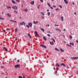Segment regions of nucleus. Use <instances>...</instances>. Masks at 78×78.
<instances>
[{"label": "nucleus", "instance_id": "nucleus-1", "mask_svg": "<svg viewBox=\"0 0 78 78\" xmlns=\"http://www.w3.org/2000/svg\"><path fill=\"white\" fill-rule=\"evenodd\" d=\"M20 67V65H16L15 66V67L16 69H17V68H19Z\"/></svg>", "mask_w": 78, "mask_h": 78}, {"label": "nucleus", "instance_id": "nucleus-2", "mask_svg": "<svg viewBox=\"0 0 78 78\" xmlns=\"http://www.w3.org/2000/svg\"><path fill=\"white\" fill-rule=\"evenodd\" d=\"M12 8L14 9H17V7L16 6H12Z\"/></svg>", "mask_w": 78, "mask_h": 78}, {"label": "nucleus", "instance_id": "nucleus-3", "mask_svg": "<svg viewBox=\"0 0 78 78\" xmlns=\"http://www.w3.org/2000/svg\"><path fill=\"white\" fill-rule=\"evenodd\" d=\"M40 46L41 47H42L43 48H47V47L44 45H43V44H41L40 45Z\"/></svg>", "mask_w": 78, "mask_h": 78}, {"label": "nucleus", "instance_id": "nucleus-4", "mask_svg": "<svg viewBox=\"0 0 78 78\" xmlns=\"http://www.w3.org/2000/svg\"><path fill=\"white\" fill-rule=\"evenodd\" d=\"M61 66H63L64 67H66V65L65 64V63H61Z\"/></svg>", "mask_w": 78, "mask_h": 78}, {"label": "nucleus", "instance_id": "nucleus-5", "mask_svg": "<svg viewBox=\"0 0 78 78\" xmlns=\"http://www.w3.org/2000/svg\"><path fill=\"white\" fill-rule=\"evenodd\" d=\"M28 25L30 27H32V23H28Z\"/></svg>", "mask_w": 78, "mask_h": 78}, {"label": "nucleus", "instance_id": "nucleus-6", "mask_svg": "<svg viewBox=\"0 0 78 78\" xmlns=\"http://www.w3.org/2000/svg\"><path fill=\"white\" fill-rule=\"evenodd\" d=\"M30 4H31V5H34V1H32L31 2H30Z\"/></svg>", "mask_w": 78, "mask_h": 78}, {"label": "nucleus", "instance_id": "nucleus-7", "mask_svg": "<svg viewBox=\"0 0 78 78\" xmlns=\"http://www.w3.org/2000/svg\"><path fill=\"white\" fill-rule=\"evenodd\" d=\"M10 22H15V23H17V22L16 21H14L13 20H10Z\"/></svg>", "mask_w": 78, "mask_h": 78}, {"label": "nucleus", "instance_id": "nucleus-8", "mask_svg": "<svg viewBox=\"0 0 78 78\" xmlns=\"http://www.w3.org/2000/svg\"><path fill=\"white\" fill-rule=\"evenodd\" d=\"M69 44L71 45H72L73 46H74V44H73V43H69Z\"/></svg>", "mask_w": 78, "mask_h": 78}, {"label": "nucleus", "instance_id": "nucleus-9", "mask_svg": "<svg viewBox=\"0 0 78 78\" xmlns=\"http://www.w3.org/2000/svg\"><path fill=\"white\" fill-rule=\"evenodd\" d=\"M64 1L66 3V4H68V2H67V0H64Z\"/></svg>", "mask_w": 78, "mask_h": 78}, {"label": "nucleus", "instance_id": "nucleus-10", "mask_svg": "<svg viewBox=\"0 0 78 78\" xmlns=\"http://www.w3.org/2000/svg\"><path fill=\"white\" fill-rule=\"evenodd\" d=\"M56 30H57V31H59L60 32L61 31V30H60V29H59L57 28L55 29Z\"/></svg>", "mask_w": 78, "mask_h": 78}, {"label": "nucleus", "instance_id": "nucleus-11", "mask_svg": "<svg viewBox=\"0 0 78 78\" xmlns=\"http://www.w3.org/2000/svg\"><path fill=\"white\" fill-rule=\"evenodd\" d=\"M4 48L5 51H8V49H7V48H6L5 47H4Z\"/></svg>", "mask_w": 78, "mask_h": 78}, {"label": "nucleus", "instance_id": "nucleus-12", "mask_svg": "<svg viewBox=\"0 0 78 78\" xmlns=\"http://www.w3.org/2000/svg\"><path fill=\"white\" fill-rule=\"evenodd\" d=\"M50 44L51 45H53V41H52V42H50Z\"/></svg>", "mask_w": 78, "mask_h": 78}, {"label": "nucleus", "instance_id": "nucleus-13", "mask_svg": "<svg viewBox=\"0 0 78 78\" xmlns=\"http://www.w3.org/2000/svg\"><path fill=\"white\" fill-rule=\"evenodd\" d=\"M61 19L62 21H63V20H64V18L63 17V16H61Z\"/></svg>", "mask_w": 78, "mask_h": 78}, {"label": "nucleus", "instance_id": "nucleus-14", "mask_svg": "<svg viewBox=\"0 0 78 78\" xmlns=\"http://www.w3.org/2000/svg\"><path fill=\"white\" fill-rule=\"evenodd\" d=\"M43 39H44V40L45 41H47V39L46 38V37H43Z\"/></svg>", "mask_w": 78, "mask_h": 78}, {"label": "nucleus", "instance_id": "nucleus-15", "mask_svg": "<svg viewBox=\"0 0 78 78\" xmlns=\"http://www.w3.org/2000/svg\"><path fill=\"white\" fill-rule=\"evenodd\" d=\"M12 2L13 3H14V4H15L16 3V2L13 0L12 1Z\"/></svg>", "mask_w": 78, "mask_h": 78}, {"label": "nucleus", "instance_id": "nucleus-16", "mask_svg": "<svg viewBox=\"0 0 78 78\" xmlns=\"http://www.w3.org/2000/svg\"><path fill=\"white\" fill-rule=\"evenodd\" d=\"M60 50L61 51H62V52H64V50L62 48L60 49Z\"/></svg>", "mask_w": 78, "mask_h": 78}, {"label": "nucleus", "instance_id": "nucleus-17", "mask_svg": "<svg viewBox=\"0 0 78 78\" xmlns=\"http://www.w3.org/2000/svg\"><path fill=\"white\" fill-rule=\"evenodd\" d=\"M7 16H9V17H11V15H10L9 14V13H7Z\"/></svg>", "mask_w": 78, "mask_h": 78}, {"label": "nucleus", "instance_id": "nucleus-18", "mask_svg": "<svg viewBox=\"0 0 78 78\" xmlns=\"http://www.w3.org/2000/svg\"><path fill=\"white\" fill-rule=\"evenodd\" d=\"M56 67H59V65L57 63L56 64Z\"/></svg>", "mask_w": 78, "mask_h": 78}, {"label": "nucleus", "instance_id": "nucleus-19", "mask_svg": "<svg viewBox=\"0 0 78 78\" xmlns=\"http://www.w3.org/2000/svg\"><path fill=\"white\" fill-rule=\"evenodd\" d=\"M25 12H27L28 11V9H25L23 10Z\"/></svg>", "mask_w": 78, "mask_h": 78}, {"label": "nucleus", "instance_id": "nucleus-20", "mask_svg": "<svg viewBox=\"0 0 78 78\" xmlns=\"http://www.w3.org/2000/svg\"><path fill=\"white\" fill-rule=\"evenodd\" d=\"M41 30H42V31H43V32H44L45 31V30L44 28H41Z\"/></svg>", "mask_w": 78, "mask_h": 78}, {"label": "nucleus", "instance_id": "nucleus-21", "mask_svg": "<svg viewBox=\"0 0 78 78\" xmlns=\"http://www.w3.org/2000/svg\"><path fill=\"white\" fill-rule=\"evenodd\" d=\"M55 50H56L57 51H59V49H57V48H55Z\"/></svg>", "mask_w": 78, "mask_h": 78}, {"label": "nucleus", "instance_id": "nucleus-22", "mask_svg": "<svg viewBox=\"0 0 78 78\" xmlns=\"http://www.w3.org/2000/svg\"><path fill=\"white\" fill-rule=\"evenodd\" d=\"M78 59V57H74V59Z\"/></svg>", "mask_w": 78, "mask_h": 78}, {"label": "nucleus", "instance_id": "nucleus-23", "mask_svg": "<svg viewBox=\"0 0 78 78\" xmlns=\"http://www.w3.org/2000/svg\"><path fill=\"white\" fill-rule=\"evenodd\" d=\"M17 28H16L15 30V31L16 32V33L17 32Z\"/></svg>", "mask_w": 78, "mask_h": 78}, {"label": "nucleus", "instance_id": "nucleus-24", "mask_svg": "<svg viewBox=\"0 0 78 78\" xmlns=\"http://www.w3.org/2000/svg\"><path fill=\"white\" fill-rule=\"evenodd\" d=\"M47 4L48 6H49L50 7H51V5H50L49 3H48Z\"/></svg>", "mask_w": 78, "mask_h": 78}, {"label": "nucleus", "instance_id": "nucleus-25", "mask_svg": "<svg viewBox=\"0 0 78 78\" xmlns=\"http://www.w3.org/2000/svg\"><path fill=\"white\" fill-rule=\"evenodd\" d=\"M28 36H29V37H30V38H31V36L30 34H28Z\"/></svg>", "mask_w": 78, "mask_h": 78}, {"label": "nucleus", "instance_id": "nucleus-26", "mask_svg": "<svg viewBox=\"0 0 78 78\" xmlns=\"http://www.w3.org/2000/svg\"><path fill=\"white\" fill-rule=\"evenodd\" d=\"M69 38L70 39H72V36L71 35H69Z\"/></svg>", "mask_w": 78, "mask_h": 78}, {"label": "nucleus", "instance_id": "nucleus-27", "mask_svg": "<svg viewBox=\"0 0 78 78\" xmlns=\"http://www.w3.org/2000/svg\"><path fill=\"white\" fill-rule=\"evenodd\" d=\"M41 14L43 16H44V12H41Z\"/></svg>", "mask_w": 78, "mask_h": 78}, {"label": "nucleus", "instance_id": "nucleus-28", "mask_svg": "<svg viewBox=\"0 0 78 78\" xmlns=\"http://www.w3.org/2000/svg\"><path fill=\"white\" fill-rule=\"evenodd\" d=\"M14 12H15L16 14H17L18 13V12H17V11H14Z\"/></svg>", "mask_w": 78, "mask_h": 78}, {"label": "nucleus", "instance_id": "nucleus-29", "mask_svg": "<svg viewBox=\"0 0 78 78\" xmlns=\"http://www.w3.org/2000/svg\"><path fill=\"white\" fill-rule=\"evenodd\" d=\"M37 8H38V9H40V5H38V6H37Z\"/></svg>", "mask_w": 78, "mask_h": 78}, {"label": "nucleus", "instance_id": "nucleus-30", "mask_svg": "<svg viewBox=\"0 0 78 78\" xmlns=\"http://www.w3.org/2000/svg\"><path fill=\"white\" fill-rule=\"evenodd\" d=\"M6 30H11V29L8 28H6Z\"/></svg>", "mask_w": 78, "mask_h": 78}, {"label": "nucleus", "instance_id": "nucleus-31", "mask_svg": "<svg viewBox=\"0 0 78 78\" xmlns=\"http://www.w3.org/2000/svg\"><path fill=\"white\" fill-rule=\"evenodd\" d=\"M52 41H53L54 42H55V39H54V38H52Z\"/></svg>", "mask_w": 78, "mask_h": 78}, {"label": "nucleus", "instance_id": "nucleus-32", "mask_svg": "<svg viewBox=\"0 0 78 78\" xmlns=\"http://www.w3.org/2000/svg\"><path fill=\"white\" fill-rule=\"evenodd\" d=\"M48 16H50V12H48Z\"/></svg>", "mask_w": 78, "mask_h": 78}, {"label": "nucleus", "instance_id": "nucleus-33", "mask_svg": "<svg viewBox=\"0 0 78 78\" xmlns=\"http://www.w3.org/2000/svg\"><path fill=\"white\" fill-rule=\"evenodd\" d=\"M7 8H8V9H9H9H11V7L10 6L7 7Z\"/></svg>", "mask_w": 78, "mask_h": 78}, {"label": "nucleus", "instance_id": "nucleus-34", "mask_svg": "<svg viewBox=\"0 0 78 78\" xmlns=\"http://www.w3.org/2000/svg\"><path fill=\"white\" fill-rule=\"evenodd\" d=\"M47 32L48 33H50V34H51V33L50 31H48Z\"/></svg>", "mask_w": 78, "mask_h": 78}, {"label": "nucleus", "instance_id": "nucleus-35", "mask_svg": "<svg viewBox=\"0 0 78 78\" xmlns=\"http://www.w3.org/2000/svg\"><path fill=\"white\" fill-rule=\"evenodd\" d=\"M39 23L38 21H37L35 22L36 24V23Z\"/></svg>", "mask_w": 78, "mask_h": 78}, {"label": "nucleus", "instance_id": "nucleus-36", "mask_svg": "<svg viewBox=\"0 0 78 78\" xmlns=\"http://www.w3.org/2000/svg\"><path fill=\"white\" fill-rule=\"evenodd\" d=\"M0 19L1 20H4V18H3L0 17Z\"/></svg>", "mask_w": 78, "mask_h": 78}, {"label": "nucleus", "instance_id": "nucleus-37", "mask_svg": "<svg viewBox=\"0 0 78 78\" xmlns=\"http://www.w3.org/2000/svg\"><path fill=\"white\" fill-rule=\"evenodd\" d=\"M35 34H36L37 35V32H36V31H35Z\"/></svg>", "mask_w": 78, "mask_h": 78}, {"label": "nucleus", "instance_id": "nucleus-38", "mask_svg": "<svg viewBox=\"0 0 78 78\" xmlns=\"http://www.w3.org/2000/svg\"><path fill=\"white\" fill-rule=\"evenodd\" d=\"M20 25H23V23H20Z\"/></svg>", "mask_w": 78, "mask_h": 78}, {"label": "nucleus", "instance_id": "nucleus-39", "mask_svg": "<svg viewBox=\"0 0 78 78\" xmlns=\"http://www.w3.org/2000/svg\"><path fill=\"white\" fill-rule=\"evenodd\" d=\"M59 9H58V8H57V9H55V10L56 11H58V10H59Z\"/></svg>", "mask_w": 78, "mask_h": 78}, {"label": "nucleus", "instance_id": "nucleus-40", "mask_svg": "<svg viewBox=\"0 0 78 78\" xmlns=\"http://www.w3.org/2000/svg\"><path fill=\"white\" fill-rule=\"evenodd\" d=\"M19 78H22V76H19Z\"/></svg>", "mask_w": 78, "mask_h": 78}, {"label": "nucleus", "instance_id": "nucleus-41", "mask_svg": "<svg viewBox=\"0 0 78 78\" xmlns=\"http://www.w3.org/2000/svg\"><path fill=\"white\" fill-rule=\"evenodd\" d=\"M23 23V25H25V22H22Z\"/></svg>", "mask_w": 78, "mask_h": 78}, {"label": "nucleus", "instance_id": "nucleus-42", "mask_svg": "<svg viewBox=\"0 0 78 78\" xmlns=\"http://www.w3.org/2000/svg\"><path fill=\"white\" fill-rule=\"evenodd\" d=\"M17 2H20V1L19 0H16Z\"/></svg>", "mask_w": 78, "mask_h": 78}, {"label": "nucleus", "instance_id": "nucleus-43", "mask_svg": "<svg viewBox=\"0 0 78 78\" xmlns=\"http://www.w3.org/2000/svg\"><path fill=\"white\" fill-rule=\"evenodd\" d=\"M3 32H4V33H5L6 32V31L5 30H3Z\"/></svg>", "mask_w": 78, "mask_h": 78}, {"label": "nucleus", "instance_id": "nucleus-44", "mask_svg": "<svg viewBox=\"0 0 78 78\" xmlns=\"http://www.w3.org/2000/svg\"><path fill=\"white\" fill-rule=\"evenodd\" d=\"M59 7L60 8H62V6L61 5H59Z\"/></svg>", "mask_w": 78, "mask_h": 78}, {"label": "nucleus", "instance_id": "nucleus-45", "mask_svg": "<svg viewBox=\"0 0 78 78\" xmlns=\"http://www.w3.org/2000/svg\"><path fill=\"white\" fill-rule=\"evenodd\" d=\"M37 36H38V37H41L39 35V34H37Z\"/></svg>", "mask_w": 78, "mask_h": 78}, {"label": "nucleus", "instance_id": "nucleus-46", "mask_svg": "<svg viewBox=\"0 0 78 78\" xmlns=\"http://www.w3.org/2000/svg\"><path fill=\"white\" fill-rule=\"evenodd\" d=\"M71 59H74V57L71 58Z\"/></svg>", "mask_w": 78, "mask_h": 78}, {"label": "nucleus", "instance_id": "nucleus-47", "mask_svg": "<svg viewBox=\"0 0 78 78\" xmlns=\"http://www.w3.org/2000/svg\"><path fill=\"white\" fill-rule=\"evenodd\" d=\"M27 28H30V27H29V26L28 25H27Z\"/></svg>", "mask_w": 78, "mask_h": 78}, {"label": "nucleus", "instance_id": "nucleus-48", "mask_svg": "<svg viewBox=\"0 0 78 78\" xmlns=\"http://www.w3.org/2000/svg\"><path fill=\"white\" fill-rule=\"evenodd\" d=\"M66 45H67V46H68V47H69L70 46V44H66Z\"/></svg>", "mask_w": 78, "mask_h": 78}, {"label": "nucleus", "instance_id": "nucleus-49", "mask_svg": "<svg viewBox=\"0 0 78 78\" xmlns=\"http://www.w3.org/2000/svg\"><path fill=\"white\" fill-rule=\"evenodd\" d=\"M47 36H48V37H50V34H48Z\"/></svg>", "mask_w": 78, "mask_h": 78}, {"label": "nucleus", "instance_id": "nucleus-50", "mask_svg": "<svg viewBox=\"0 0 78 78\" xmlns=\"http://www.w3.org/2000/svg\"><path fill=\"white\" fill-rule=\"evenodd\" d=\"M53 7H54V8H56V6L55 5H53Z\"/></svg>", "mask_w": 78, "mask_h": 78}, {"label": "nucleus", "instance_id": "nucleus-51", "mask_svg": "<svg viewBox=\"0 0 78 78\" xmlns=\"http://www.w3.org/2000/svg\"><path fill=\"white\" fill-rule=\"evenodd\" d=\"M33 22L34 23V24H36V22L34 21H33Z\"/></svg>", "mask_w": 78, "mask_h": 78}, {"label": "nucleus", "instance_id": "nucleus-52", "mask_svg": "<svg viewBox=\"0 0 78 78\" xmlns=\"http://www.w3.org/2000/svg\"><path fill=\"white\" fill-rule=\"evenodd\" d=\"M50 8H51V9H53V7H51H51H50Z\"/></svg>", "mask_w": 78, "mask_h": 78}, {"label": "nucleus", "instance_id": "nucleus-53", "mask_svg": "<svg viewBox=\"0 0 78 78\" xmlns=\"http://www.w3.org/2000/svg\"><path fill=\"white\" fill-rule=\"evenodd\" d=\"M41 2H43V0H40Z\"/></svg>", "mask_w": 78, "mask_h": 78}, {"label": "nucleus", "instance_id": "nucleus-54", "mask_svg": "<svg viewBox=\"0 0 78 78\" xmlns=\"http://www.w3.org/2000/svg\"><path fill=\"white\" fill-rule=\"evenodd\" d=\"M55 26H59V25H56V24H55Z\"/></svg>", "mask_w": 78, "mask_h": 78}, {"label": "nucleus", "instance_id": "nucleus-55", "mask_svg": "<svg viewBox=\"0 0 78 78\" xmlns=\"http://www.w3.org/2000/svg\"><path fill=\"white\" fill-rule=\"evenodd\" d=\"M74 14H75V15H76V12H75L74 13Z\"/></svg>", "mask_w": 78, "mask_h": 78}, {"label": "nucleus", "instance_id": "nucleus-56", "mask_svg": "<svg viewBox=\"0 0 78 78\" xmlns=\"http://www.w3.org/2000/svg\"><path fill=\"white\" fill-rule=\"evenodd\" d=\"M1 67L2 68V69H3L4 68V66H1Z\"/></svg>", "mask_w": 78, "mask_h": 78}, {"label": "nucleus", "instance_id": "nucleus-57", "mask_svg": "<svg viewBox=\"0 0 78 78\" xmlns=\"http://www.w3.org/2000/svg\"><path fill=\"white\" fill-rule=\"evenodd\" d=\"M42 19H44V16H42Z\"/></svg>", "mask_w": 78, "mask_h": 78}, {"label": "nucleus", "instance_id": "nucleus-58", "mask_svg": "<svg viewBox=\"0 0 78 78\" xmlns=\"http://www.w3.org/2000/svg\"><path fill=\"white\" fill-rule=\"evenodd\" d=\"M55 73H57V71H55Z\"/></svg>", "mask_w": 78, "mask_h": 78}, {"label": "nucleus", "instance_id": "nucleus-59", "mask_svg": "<svg viewBox=\"0 0 78 78\" xmlns=\"http://www.w3.org/2000/svg\"><path fill=\"white\" fill-rule=\"evenodd\" d=\"M72 4H73V5H75V3L74 2H73Z\"/></svg>", "mask_w": 78, "mask_h": 78}, {"label": "nucleus", "instance_id": "nucleus-60", "mask_svg": "<svg viewBox=\"0 0 78 78\" xmlns=\"http://www.w3.org/2000/svg\"><path fill=\"white\" fill-rule=\"evenodd\" d=\"M4 6H6V5H5V4H4Z\"/></svg>", "mask_w": 78, "mask_h": 78}, {"label": "nucleus", "instance_id": "nucleus-61", "mask_svg": "<svg viewBox=\"0 0 78 78\" xmlns=\"http://www.w3.org/2000/svg\"><path fill=\"white\" fill-rule=\"evenodd\" d=\"M20 61V60H17V62H19Z\"/></svg>", "mask_w": 78, "mask_h": 78}, {"label": "nucleus", "instance_id": "nucleus-62", "mask_svg": "<svg viewBox=\"0 0 78 78\" xmlns=\"http://www.w3.org/2000/svg\"><path fill=\"white\" fill-rule=\"evenodd\" d=\"M47 11H48H48H49V10L48 9V10H47Z\"/></svg>", "mask_w": 78, "mask_h": 78}, {"label": "nucleus", "instance_id": "nucleus-63", "mask_svg": "<svg viewBox=\"0 0 78 78\" xmlns=\"http://www.w3.org/2000/svg\"><path fill=\"white\" fill-rule=\"evenodd\" d=\"M76 42H77V43H78V41H76Z\"/></svg>", "mask_w": 78, "mask_h": 78}, {"label": "nucleus", "instance_id": "nucleus-64", "mask_svg": "<svg viewBox=\"0 0 78 78\" xmlns=\"http://www.w3.org/2000/svg\"><path fill=\"white\" fill-rule=\"evenodd\" d=\"M23 78H25V77L24 76H23Z\"/></svg>", "mask_w": 78, "mask_h": 78}]
</instances>
